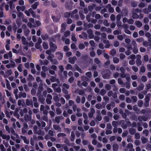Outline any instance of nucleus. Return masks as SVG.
<instances>
[{
	"mask_svg": "<svg viewBox=\"0 0 151 151\" xmlns=\"http://www.w3.org/2000/svg\"><path fill=\"white\" fill-rule=\"evenodd\" d=\"M39 101L42 104H44L45 102V98L42 96H39L38 98Z\"/></svg>",
	"mask_w": 151,
	"mask_h": 151,
	"instance_id": "nucleus-36",
	"label": "nucleus"
},
{
	"mask_svg": "<svg viewBox=\"0 0 151 151\" xmlns=\"http://www.w3.org/2000/svg\"><path fill=\"white\" fill-rule=\"evenodd\" d=\"M106 7L108 9V11L109 12L113 13L114 11V8L111 6V5L110 4H108L106 6Z\"/></svg>",
	"mask_w": 151,
	"mask_h": 151,
	"instance_id": "nucleus-20",
	"label": "nucleus"
},
{
	"mask_svg": "<svg viewBox=\"0 0 151 151\" xmlns=\"http://www.w3.org/2000/svg\"><path fill=\"white\" fill-rule=\"evenodd\" d=\"M55 55L58 59L59 60H61L63 57V55L62 53L58 52H56Z\"/></svg>",
	"mask_w": 151,
	"mask_h": 151,
	"instance_id": "nucleus-19",
	"label": "nucleus"
},
{
	"mask_svg": "<svg viewBox=\"0 0 151 151\" xmlns=\"http://www.w3.org/2000/svg\"><path fill=\"white\" fill-rule=\"evenodd\" d=\"M129 132L131 134L133 135L136 132V129L133 128H130L129 129Z\"/></svg>",
	"mask_w": 151,
	"mask_h": 151,
	"instance_id": "nucleus-33",
	"label": "nucleus"
},
{
	"mask_svg": "<svg viewBox=\"0 0 151 151\" xmlns=\"http://www.w3.org/2000/svg\"><path fill=\"white\" fill-rule=\"evenodd\" d=\"M49 45L52 52H54L55 51L57 48L56 45L51 42L50 43Z\"/></svg>",
	"mask_w": 151,
	"mask_h": 151,
	"instance_id": "nucleus-10",
	"label": "nucleus"
},
{
	"mask_svg": "<svg viewBox=\"0 0 151 151\" xmlns=\"http://www.w3.org/2000/svg\"><path fill=\"white\" fill-rule=\"evenodd\" d=\"M28 81H33L34 80L35 78L33 76L30 74L28 75V77L27 79Z\"/></svg>",
	"mask_w": 151,
	"mask_h": 151,
	"instance_id": "nucleus-59",
	"label": "nucleus"
},
{
	"mask_svg": "<svg viewBox=\"0 0 151 151\" xmlns=\"http://www.w3.org/2000/svg\"><path fill=\"white\" fill-rule=\"evenodd\" d=\"M5 75H4V78L8 77L9 76H10L12 74V71L11 69L7 70L5 71Z\"/></svg>",
	"mask_w": 151,
	"mask_h": 151,
	"instance_id": "nucleus-18",
	"label": "nucleus"
},
{
	"mask_svg": "<svg viewBox=\"0 0 151 151\" xmlns=\"http://www.w3.org/2000/svg\"><path fill=\"white\" fill-rule=\"evenodd\" d=\"M26 104L27 106H31V104L30 102V100L29 99H26L25 101Z\"/></svg>",
	"mask_w": 151,
	"mask_h": 151,
	"instance_id": "nucleus-55",
	"label": "nucleus"
},
{
	"mask_svg": "<svg viewBox=\"0 0 151 151\" xmlns=\"http://www.w3.org/2000/svg\"><path fill=\"white\" fill-rule=\"evenodd\" d=\"M103 23L104 25L108 27L109 25V24L108 22V21L106 19H104L103 21Z\"/></svg>",
	"mask_w": 151,
	"mask_h": 151,
	"instance_id": "nucleus-61",
	"label": "nucleus"
},
{
	"mask_svg": "<svg viewBox=\"0 0 151 151\" xmlns=\"http://www.w3.org/2000/svg\"><path fill=\"white\" fill-rule=\"evenodd\" d=\"M54 91L58 93H60L61 92V89L59 87H58L56 88H55L54 89Z\"/></svg>",
	"mask_w": 151,
	"mask_h": 151,
	"instance_id": "nucleus-62",
	"label": "nucleus"
},
{
	"mask_svg": "<svg viewBox=\"0 0 151 151\" xmlns=\"http://www.w3.org/2000/svg\"><path fill=\"white\" fill-rule=\"evenodd\" d=\"M113 61L115 63H118L119 62V60L118 58L116 57H115L113 58Z\"/></svg>",
	"mask_w": 151,
	"mask_h": 151,
	"instance_id": "nucleus-63",
	"label": "nucleus"
},
{
	"mask_svg": "<svg viewBox=\"0 0 151 151\" xmlns=\"http://www.w3.org/2000/svg\"><path fill=\"white\" fill-rule=\"evenodd\" d=\"M28 112V109L26 107H24L23 109H21L19 112V114L22 117L24 116V114H27Z\"/></svg>",
	"mask_w": 151,
	"mask_h": 151,
	"instance_id": "nucleus-8",
	"label": "nucleus"
},
{
	"mask_svg": "<svg viewBox=\"0 0 151 151\" xmlns=\"http://www.w3.org/2000/svg\"><path fill=\"white\" fill-rule=\"evenodd\" d=\"M112 124L114 128H117L118 125V122L116 121H113L112 122Z\"/></svg>",
	"mask_w": 151,
	"mask_h": 151,
	"instance_id": "nucleus-64",
	"label": "nucleus"
},
{
	"mask_svg": "<svg viewBox=\"0 0 151 151\" xmlns=\"http://www.w3.org/2000/svg\"><path fill=\"white\" fill-rule=\"evenodd\" d=\"M93 61L96 64L98 65H99L101 64L100 60L98 58H95L93 59Z\"/></svg>",
	"mask_w": 151,
	"mask_h": 151,
	"instance_id": "nucleus-27",
	"label": "nucleus"
},
{
	"mask_svg": "<svg viewBox=\"0 0 151 151\" xmlns=\"http://www.w3.org/2000/svg\"><path fill=\"white\" fill-rule=\"evenodd\" d=\"M151 94L150 93H148L146 95L145 97V101L149 102L150 100V98L151 96Z\"/></svg>",
	"mask_w": 151,
	"mask_h": 151,
	"instance_id": "nucleus-37",
	"label": "nucleus"
},
{
	"mask_svg": "<svg viewBox=\"0 0 151 151\" xmlns=\"http://www.w3.org/2000/svg\"><path fill=\"white\" fill-rule=\"evenodd\" d=\"M17 105L19 106H22V107H24L25 105L24 101L22 99L18 100L17 101Z\"/></svg>",
	"mask_w": 151,
	"mask_h": 151,
	"instance_id": "nucleus-22",
	"label": "nucleus"
},
{
	"mask_svg": "<svg viewBox=\"0 0 151 151\" xmlns=\"http://www.w3.org/2000/svg\"><path fill=\"white\" fill-rule=\"evenodd\" d=\"M5 116V114L3 111H1V108L0 107V120H2Z\"/></svg>",
	"mask_w": 151,
	"mask_h": 151,
	"instance_id": "nucleus-48",
	"label": "nucleus"
},
{
	"mask_svg": "<svg viewBox=\"0 0 151 151\" xmlns=\"http://www.w3.org/2000/svg\"><path fill=\"white\" fill-rule=\"evenodd\" d=\"M19 111V109L18 108H16L14 113V116H15L17 119H19V115L18 114Z\"/></svg>",
	"mask_w": 151,
	"mask_h": 151,
	"instance_id": "nucleus-25",
	"label": "nucleus"
},
{
	"mask_svg": "<svg viewBox=\"0 0 151 151\" xmlns=\"http://www.w3.org/2000/svg\"><path fill=\"white\" fill-rule=\"evenodd\" d=\"M43 84H41L40 86L38 88V91L37 92V94L38 95V94H41V93L43 91V90L44 88L42 86Z\"/></svg>",
	"mask_w": 151,
	"mask_h": 151,
	"instance_id": "nucleus-23",
	"label": "nucleus"
},
{
	"mask_svg": "<svg viewBox=\"0 0 151 151\" xmlns=\"http://www.w3.org/2000/svg\"><path fill=\"white\" fill-rule=\"evenodd\" d=\"M29 11L30 13L32 15V16L34 18H35L36 17V15L34 12L32 10V8L29 9Z\"/></svg>",
	"mask_w": 151,
	"mask_h": 151,
	"instance_id": "nucleus-39",
	"label": "nucleus"
},
{
	"mask_svg": "<svg viewBox=\"0 0 151 151\" xmlns=\"http://www.w3.org/2000/svg\"><path fill=\"white\" fill-rule=\"evenodd\" d=\"M64 118L62 116H56L55 118V122L58 124L60 123V120H63Z\"/></svg>",
	"mask_w": 151,
	"mask_h": 151,
	"instance_id": "nucleus-15",
	"label": "nucleus"
},
{
	"mask_svg": "<svg viewBox=\"0 0 151 151\" xmlns=\"http://www.w3.org/2000/svg\"><path fill=\"white\" fill-rule=\"evenodd\" d=\"M148 119V117L144 115L139 116L138 117V120L140 122L142 121L144 122H146L147 120Z\"/></svg>",
	"mask_w": 151,
	"mask_h": 151,
	"instance_id": "nucleus-11",
	"label": "nucleus"
},
{
	"mask_svg": "<svg viewBox=\"0 0 151 151\" xmlns=\"http://www.w3.org/2000/svg\"><path fill=\"white\" fill-rule=\"evenodd\" d=\"M0 137L3 139H6L7 141H9V143L10 145L13 146L15 145L14 142L11 140H9L10 136L9 135L5 134L2 130L0 131Z\"/></svg>",
	"mask_w": 151,
	"mask_h": 151,
	"instance_id": "nucleus-1",
	"label": "nucleus"
},
{
	"mask_svg": "<svg viewBox=\"0 0 151 151\" xmlns=\"http://www.w3.org/2000/svg\"><path fill=\"white\" fill-rule=\"evenodd\" d=\"M0 151H6V148L2 144L0 145Z\"/></svg>",
	"mask_w": 151,
	"mask_h": 151,
	"instance_id": "nucleus-52",
	"label": "nucleus"
},
{
	"mask_svg": "<svg viewBox=\"0 0 151 151\" xmlns=\"http://www.w3.org/2000/svg\"><path fill=\"white\" fill-rule=\"evenodd\" d=\"M39 3L38 2H35L32 5L31 7L33 9H36L37 8V6L39 5Z\"/></svg>",
	"mask_w": 151,
	"mask_h": 151,
	"instance_id": "nucleus-49",
	"label": "nucleus"
},
{
	"mask_svg": "<svg viewBox=\"0 0 151 151\" xmlns=\"http://www.w3.org/2000/svg\"><path fill=\"white\" fill-rule=\"evenodd\" d=\"M42 119L46 122H48V118L47 115H44L42 117Z\"/></svg>",
	"mask_w": 151,
	"mask_h": 151,
	"instance_id": "nucleus-57",
	"label": "nucleus"
},
{
	"mask_svg": "<svg viewBox=\"0 0 151 151\" xmlns=\"http://www.w3.org/2000/svg\"><path fill=\"white\" fill-rule=\"evenodd\" d=\"M5 81L6 82V85L7 88L9 90H10L11 88L10 83L9 81L7 79H5Z\"/></svg>",
	"mask_w": 151,
	"mask_h": 151,
	"instance_id": "nucleus-45",
	"label": "nucleus"
},
{
	"mask_svg": "<svg viewBox=\"0 0 151 151\" xmlns=\"http://www.w3.org/2000/svg\"><path fill=\"white\" fill-rule=\"evenodd\" d=\"M70 88L69 85L65 83H63L62 85V91L64 93H69L68 90Z\"/></svg>",
	"mask_w": 151,
	"mask_h": 151,
	"instance_id": "nucleus-5",
	"label": "nucleus"
},
{
	"mask_svg": "<svg viewBox=\"0 0 151 151\" xmlns=\"http://www.w3.org/2000/svg\"><path fill=\"white\" fill-rule=\"evenodd\" d=\"M53 127L55 130L57 131L58 132H61V129L59 125L54 124L53 125Z\"/></svg>",
	"mask_w": 151,
	"mask_h": 151,
	"instance_id": "nucleus-24",
	"label": "nucleus"
},
{
	"mask_svg": "<svg viewBox=\"0 0 151 151\" xmlns=\"http://www.w3.org/2000/svg\"><path fill=\"white\" fill-rule=\"evenodd\" d=\"M56 111L57 114L58 115L61 114L62 113V111L61 109L58 107L56 108Z\"/></svg>",
	"mask_w": 151,
	"mask_h": 151,
	"instance_id": "nucleus-50",
	"label": "nucleus"
},
{
	"mask_svg": "<svg viewBox=\"0 0 151 151\" xmlns=\"http://www.w3.org/2000/svg\"><path fill=\"white\" fill-rule=\"evenodd\" d=\"M5 113L7 117L10 118H11V116L13 112L10 111V112H9L8 111H6Z\"/></svg>",
	"mask_w": 151,
	"mask_h": 151,
	"instance_id": "nucleus-38",
	"label": "nucleus"
},
{
	"mask_svg": "<svg viewBox=\"0 0 151 151\" xmlns=\"http://www.w3.org/2000/svg\"><path fill=\"white\" fill-rule=\"evenodd\" d=\"M8 3L9 4L10 9L11 10L13 9L14 8V5L12 1L11 0Z\"/></svg>",
	"mask_w": 151,
	"mask_h": 151,
	"instance_id": "nucleus-31",
	"label": "nucleus"
},
{
	"mask_svg": "<svg viewBox=\"0 0 151 151\" xmlns=\"http://www.w3.org/2000/svg\"><path fill=\"white\" fill-rule=\"evenodd\" d=\"M52 99V96L50 94H48L47 96V98L46 99V101L47 104H50L52 103L51 100Z\"/></svg>",
	"mask_w": 151,
	"mask_h": 151,
	"instance_id": "nucleus-13",
	"label": "nucleus"
},
{
	"mask_svg": "<svg viewBox=\"0 0 151 151\" xmlns=\"http://www.w3.org/2000/svg\"><path fill=\"white\" fill-rule=\"evenodd\" d=\"M20 137L23 140L25 144L27 145H28L29 144V140L28 139H27L26 137L21 135Z\"/></svg>",
	"mask_w": 151,
	"mask_h": 151,
	"instance_id": "nucleus-17",
	"label": "nucleus"
},
{
	"mask_svg": "<svg viewBox=\"0 0 151 151\" xmlns=\"http://www.w3.org/2000/svg\"><path fill=\"white\" fill-rule=\"evenodd\" d=\"M134 24L138 27H140L142 26V22L139 21H136Z\"/></svg>",
	"mask_w": 151,
	"mask_h": 151,
	"instance_id": "nucleus-30",
	"label": "nucleus"
},
{
	"mask_svg": "<svg viewBox=\"0 0 151 151\" xmlns=\"http://www.w3.org/2000/svg\"><path fill=\"white\" fill-rule=\"evenodd\" d=\"M77 60V58L76 56H73L72 57H70L68 58V62L72 64H74L75 62Z\"/></svg>",
	"mask_w": 151,
	"mask_h": 151,
	"instance_id": "nucleus-14",
	"label": "nucleus"
},
{
	"mask_svg": "<svg viewBox=\"0 0 151 151\" xmlns=\"http://www.w3.org/2000/svg\"><path fill=\"white\" fill-rule=\"evenodd\" d=\"M28 114H25L24 116V119L27 122L30 121L32 119V111L30 108H28Z\"/></svg>",
	"mask_w": 151,
	"mask_h": 151,
	"instance_id": "nucleus-3",
	"label": "nucleus"
},
{
	"mask_svg": "<svg viewBox=\"0 0 151 151\" xmlns=\"http://www.w3.org/2000/svg\"><path fill=\"white\" fill-rule=\"evenodd\" d=\"M66 24L65 23H63L61 25V31L62 32H63L66 30Z\"/></svg>",
	"mask_w": 151,
	"mask_h": 151,
	"instance_id": "nucleus-42",
	"label": "nucleus"
},
{
	"mask_svg": "<svg viewBox=\"0 0 151 151\" xmlns=\"http://www.w3.org/2000/svg\"><path fill=\"white\" fill-rule=\"evenodd\" d=\"M50 80L52 82H56L58 83H59L60 82L59 79L56 78V75H55L54 76H51L50 78Z\"/></svg>",
	"mask_w": 151,
	"mask_h": 151,
	"instance_id": "nucleus-9",
	"label": "nucleus"
},
{
	"mask_svg": "<svg viewBox=\"0 0 151 151\" xmlns=\"http://www.w3.org/2000/svg\"><path fill=\"white\" fill-rule=\"evenodd\" d=\"M5 128L6 131H7L8 133H11L15 136L17 138H19V136L17 133H15V130L12 127H9L8 126L6 125L5 126Z\"/></svg>",
	"mask_w": 151,
	"mask_h": 151,
	"instance_id": "nucleus-2",
	"label": "nucleus"
},
{
	"mask_svg": "<svg viewBox=\"0 0 151 151\" xmlns=\"http://www.w3.org/2000/svg\"><path fill=\"white\" fill-rule=\"evenodd\" d=\"M89 50L91 51V52L89 53L90 56L91 57H94L96 55V53L94 51V48L93 47H91L89 48Z\"/></svg>",
	"mask_w": 151,
	"mask_h": 151,
	"instance_id": "nucleus-21",
	"label": "nucleus"
},
{
	"mask_svg": "<svg viewBox=\"0 0 151 151\" xmlns=\"http://www.w3.org/2000/svg\"><path fill=\"white\" fill-rule=\"evenodd\" d=\"M133 147V144L130 143H129L127 145L126 148L124 150V151H127L128 150L129 151H134V149Z\"/></svg>",
	"mask_w": 151,
	"mask_h": 151,
	"instance_id": "nucleus-7",
	"label": "nucleus"
},
{
	"mask_svg": "<svg viewBox=\"0 0 151 151\" xmlns=\"http://www.w3.org/2000/svg\"><path fill=\"white\" fill-rule=\"evenodd\" d=\"M109 71L110 72V73H105L103 75V78H104L105 79H108L110 78L111 76V72L109 70Z\"/></svg>",
	"mask_w": 151,
	"mask_h": 151,
	"instance_id": "nucleus-26",
	"label": "nucleus"
},
{
	"mask_svg": "<svg viewBox=\"0 0 151 151\" xmlns=\"http://www.w3.org/2000/svg\"><path fill=\"white\" fill-rule=\"evenodd\" d=\"M144 85L143 84H140L138 86L137 89L139 91H141L143 89Z\"/></svg>",
	"mask_w": 151,
	"mask_h": 151,
	"instance_id": "nucleus-51",
	"label": "nucleus"
},
{
	"mask_svg": "<svg viewBox=\"0 0 151 151\" xmlns=\"http://www.w3.org/2000/svg\"><path fill=\"white\" fill-rule=\"evenodd\" d=\"M135 58V55H134L132 54L129 56L127 58L128 60H134Z\"/></svg>",
	"mask_w": 151,
	"mask_h": 151,
	"instance_id": "nucleus-46",
	"label": "nucleus"
},
{
	"mask_svg": "<svg viewBox=\"0 0 151 151\" xmlns=\"http://www.w3.org/2000/svg\"><path fill=\"white\" fill-rule=\"evenodd\" d=\"M116 51L114 49H112L110 51V54L112 56H114L116 55Z\"/></svg>",
	"mask_w": 151,
	"mask_h": 151,
	"instance_id": "nucleus-40",
	"label": "nucleus"
},
{
	"mask_svg": "<svg viewBox=\"0 0 151 151\" xmlns=\"http://www.w3.org/2000/svg\"><path fill=\"white\" fill-rule=\"evenodd\" d=\"M97 114L95 118V121L96 122H99L101 121L102 119V117L101 116V114L99 111V112L97 111Z\"/></svg>",
	"mask_w": 151,
	"mask_h": 151,
	"instance_id": "nucleus-12",
	"label": "nucleus"
},
{
	"mask_svg": "<svg viewBox=\"0 0 151 151\" xmlns=\"http://www.w3.org/2000/svg\"><path fill=\"white\" fill-rule=\"evenodd\" d=\"M136 41L137 42L140 43L144 42V39L142 37H139L137 38L136 39Z\"/></svg>",
	"mask_w": 151,
	"mask_h": 151,
	"instance_id": "nucleus-53",
	"label": "nucleus"
},
{
	"mask_svg": "<svg viewBox=\"0 0 151 151\" xmlns=\"http://www.w3.org/2000/svg\"><path fill=\"white\" fill-rule=\"evenodd\" d=\"M33 101H32L30 100V102L31 104V106L33 107L34 104V106L36 108L38 107L39 105L37 102V98L35 97H32Z\"/></svg>",
	"mask_w": 151,
	"mask_h": 151,
	"instance_id": "nucleus-4",
	"label": "nucleus"
},
{
	"mask_svg": "<svg viewBox=\"0 0 151 151\" xmlns=\"http://www.w3.org/2000/svg\"><path fill=\"white\" fill-rule=\"evenodd\" d=\"M76 92L77 93L80 95H83L84 93V91L82 90H79L77 91H76Z\"/></svg>",
	"mask_w": 151,
	"mask_h": 151,
	"instance_id": "nucleus-60",
	"label": "nucleus"
},
{
	"mask_svg": "<svg viewBox=\"0 0 151 151\" xmlns=\"http://www.w3.org/2000/svg\"><path fill=\"white\" fill-rule=\"evenodd\" d=\"M22 43L24 45H28V43L26 40V39L24 36L22 37Z\"/></svg>",
	"mask_w": 151,
	"mask_h": 151,
	"instance_id": "nucleus-35",
	"label": "nucleus"
},
{
	"mask_svg": "<svg viewBox=\"0 0 151 151\" xmlns=\"http://www.w3.org/2000/svg\"><path fill=\"white\" fill-rule=\"evenodd\" d=\"M104 52L105 51L104 50L102 51L100 49H98L96 50V53L97 55L99 56L103 52L104 53Z\"/></svg>",
	"mask_w": 151,
	"mask_h": 151,
	"instance_id": "nucleus-54",
	"label": "nucleus"
},
{
	"mask_svg": "<svg viewBox=\"0 0 151 151\" xmlns=\"http://www.w3.org/2000/svg\"><path fill=\"white\" fill-rule=\"evenodd\" d=\"M87 33L88 34V37L90 39H92L94 37V36L93 33V31L91 29H89L87 30Z\"/></svg>",
	"mask_w": 151,
	"mask_h": 151,
	"instance_id": "nucleus-16",
	"label": "nucleus"
},
{
	"mask_svg": "<svg viewBox=\"0 0 151 151\" xmlns=\"http://www.w3.org/2000/svg\"><path fill=\"white\" fill-rule=\"evenodd\" d=\"M141 139L142 143L143 144L146 143L148 141L147 139L144 137H142Z\"/></svg>",
	"mask_w": 151,
	"mask_h": 151,
	"instance_id": "nucleus-41",
	"label": "nucleus"
},
{
	"mask_svg": "<svg viewBox=\"0 0 151 151\" xmlns=\"http://www.w3.org/2000/svg\"><path fill=\"white\" fill-rule=\"evenodd\" d=\"M54 58V55H50L48 56L47 57V59L50 60V61L51 62L53 58Z\"/></svg>",
	"mask_w": 151,
	"mask_h": 151,
	"instance_id": "nucleus-58",
	"label": "nucleus"
},
{
	"mask_svg": "<svg viewBox=\"0 0 151 151\" xmlns=\"http://www.w3.org/2000/svg\"><path fill=\"white\" fill-rule=\"evenodd\" d=\"M143 59L144 61L147 62L149 61V58L147 54L145 55L143 57Z\"/></svg>",
	"mask_w": 151,
	"mask_h": 151,
	"instance_id": "nucleus-43",
	"label": "nucleus"
},
{
	"mask_svg": "<svg viewBox=\"0 0 151 151\" xmlns=\"http://www.w3.org/2000/svg\"><path fill=\"white\" fill-rule=\"evenodd\" d=\"M106 93V91L104 89H101L100 91V94L102 96H104Z\"/></svg>",
	"mask_w": 151,
	"mask_h": 151,
	"instance_id": "nucleus-56",
	"label": "nucleus"
},
{
	"mask_svg": "<svg viewBox=\"0 0 151 151\" xmlns=\"http://www.w3.org/2000/svg\"><path fill=\"white\" fill-rule=\"evenodd\" d=\"M75 132L74 131H72L71 133L70 140L72 141H73L75 139Z\"/></svg>",
	"mask_w": 151,
	"mask_h": 151,
	"instance_id": "nucleus-44",
	"label": "nucleus"
},
{
	"mask_svg": "<svg viewBox=\"0 0 151 151\" xmlns=\"http://www.w3.org/2000/svg\"><path fill=\"white\" fill-rule=\"evenodd\" d=\"M27 97V94L26 93L20 92L19 93V98H21V97H23V98H26Z\"/></svg>",
	"mask_w": 151,
	"mask_h": 151,
	"instance_id": "nucleus-32",
	"label": "nucleus"
},
{
	"mask_svg": "<svg viewBox=\"0 0 151 151\" xmlns=\"http://www.w3.org/2000/svg\"><path fill=\"white\" fill-rule=\"evenodd\" d=\"M76 111H77V113L76 114V116L78 117L81 116L82 115V114L81 112V109L79 108L78 109H77Z\"/></svg>",
	"mask_w": 151,
	"mask_h": 151,
	"instance_id": "nucleus-28",
	"label": "nucleus"
},
{
	"mask_svg": "<svg viewBox=\"0 0 151 151\" xmlns=\"http://www.w3.org/2000/svg\"><path fill=\"white\" fill-rule=\"evenodd\" d=\"M119 148V146L117 144H114L112 145V149L113 151H117Z\"/></svg>",
	"mask_w": 151,
	"mask_h": 151,
	"instance_id": "nucleus-29",
	"label": "nucleus"
},
{
	"mask_svg": "<svg viewBox=\"0 0 151 151\" xmlns=\"http://www.w3.org/2000/svg\"><path fill=\"white\" fill-rule=\"evenodd\" d=\"M132 17L134 19H135L139 18V16L136 13H135L132 11Z\"/></svg>",
	"mask_w": 151,
	"mask_h": 151,
	"instance_id": "nucleus-34",
	"label": "nucleus"
},
{
	"mask_svg": "<svg viewBox=\"0 0 151 151\" xmlns=\"http://www.w3.org/2000/svg\"><path fill=\"white\" fill-rule=\"evenodd\" d=\"M33 132L34 134L40 135L43 134V132L41 129H38V127L36 125H35L33 127Z\"/></svg>",
	"mask_w": 151,
	"mask_h": 151,
	"instance_id": "nucleus-6",
	"label": "nucleus"
},
{
	"mask_svg": "<svg viewBox=\"0 0 151 151\" xmlns=\"http://www.w3.org/2000/svg\"><path fill=\"white\" fill-rule=\"evenodd\" d=\"M58 138H60L61 137H65L66 136V134L63 133H59L57 135Z\"/></svg>",
	"mask_w": 151,
	"mask_h": 151,
	"instance_id": "nucleus-47",
	"label": "nucleus"
}]
</instances>
